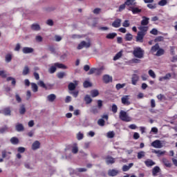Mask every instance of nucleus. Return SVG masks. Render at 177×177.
I'll list each match as a JSON object with an SVG mask.
<instances>
[{"label":"nucleus","instance_id":"ea45409f","mask_svg":"<svg viewBox=\"0 0 177 177\" xmlns=\"http://www.w3.org/2000/svg\"><path fill=\"white\" fill-rule=\"evenodd\" d=\"M122 57V51H120L119 53H118L115 57H113V60H118V59H120V57Z\"/></svg>","mask_w":177,"mask_h":177},{"label":"nucleus","instance_id":"7ed1b4c3","mask_svg":"<svg viewBox=\"0 0 177 177\" xmlns=\"http://www.w3.org/2000/svg\"><path fill=\"white\" fill-rule=\"evenodd\" d=\"M119 118L124 122H131V121H132V118L128 115L127 111L122 110L120 111L119 113Z\"/></svg>","mask_w":177,"mask_h":177},{"label":"nucleus","instance_id":"2eb2a0df","mask_svg":"<svg viewBox=\"0 0 177 177\" xmlns=\"http://www.w3.org/2000/svg\"><path fill=\"white\" fill-rule=\"evenodd\" d=\"M125 5L129 6V8H130V6H136V0H127L125 1Z\"/></svg>","mask_w":177,"mask_h":177},{"label":"nucleus","instance_id":"6ab92c4d","mask_svg":"<svg viewBox=\"0 0 177 177\" xmlns=\"http://www.w3.org/2000/svg\"><path fill=\"white\" fill-rule=\"evenodd\" d=\"M10 143H12V145H19V143H20V141L19 140V138H17V137H12L10 138Z\"/></svg>","mask_w":177,"mask_h":177},{"label":"nucleus","instance_id":"72a5a7b5","mask_svg":"<svg viewBox=\"0 0 177 177\" xmlns=\"http://www.w3.org/2000/svg\"><path fill=\"white\" fill-rule=\"evenodd\" d=\"M145 156H146V152L141 151L138 153L137 157H138V160H140V159L143 158V157H145Z\"/></svg>","mask_w":177,"mask_h":177},{"label":"nucleus","instance_id":"6e6552de","mask_svg":"<svg viewBox=\"0 0 177 177\" xmlns=\"http://www.w3.org/2000/svg\"><path fill=\"white\" fill-rule=\"evenodd\" d=\"M152 147H155V149H161L162 148V143L160 140H156L155 141L151 142Z\"/></svg>","mask_w":177,"mask_h":177},{"label":"nucleus","instance_id":"39448f33","mask_svg":"<svg viewBox=\"0 0 177 177\" xmlns=\"http://www.w3.org/2000/svg\"><path fill=\"white\" fill-rule=\"evenodd\" d=\"M104 66H102L100 68H91L89 71V74H96V75H99L100 74H102V71H103V70H104Z\"/></svg>","mask_w":177,"mask_h":177},{"label":"nucleus","instance_id":"a878e982","mask_svg":"<svg viewBox=\"0 0 177 177\" xmlns=\"http://www.w3.org/2000/svg\"><path fill=\"white\" fill-rule=\"evenodd\" d=\"M111 77L109 75H105L103 77V81L105 82V84H109V82H111Z\"/></svg>","mask_w":177,"mask_h":177},{"label":"nucleus","instance_id":"13d9d810","mask_svg":"<svg viewBox=\"0 0 177 177\" xmlns=\"http://www.w3.org/2000/svg\"><path fill=\"white\" fill-rule=\"evenodd\" d=\"M130 24H129V20H125L123 24H122V26L123 27H129Z\"/></svg>","mask_w":177,"mask_h":177},{"label":"nucleus","instance_id":"680f3d73","mask_svg":"<svg viewBox=\"0 0 177 177\" xmlns=\"http://www.w3.org/2000/svg\"><path fill=\"white\" fill-rule=\"evenodd\" d=\"M147 8L149 9H156V8H157V4H147Z\"/></svg>","mask_w":177,"mask_h":177},{"label":"nucleus","instance_id":"bf43d9fd","mask_svg":"<svg viewBox=\"0 0 177 177\" xmlns=\"http://www.w3.org/2000/svg\"><path fill=\"white\" fill-rule=\"evenodd\" d=\"M98 125H100V127H104V120L100 119L97 122Z\"/></svg>","mask_w":177,"mask_h":177},{"label":"nucleus","instance_id":"cd10ccee","mask_svg":"<svg viewBox=\"0 0 177 177\" xmlns=\"http://www.w3.org/2000/svg\"><path fill=\"white\" fill-rule=\"evenodd\" d=\"M115 37H117V33L113 32V33H109L106 36V38L107 39H114Z\"/></svg>","mask_w":177,"mask_h":177},{"label":"nucleus","instance_id":"2f4dec72","mask_svg":"<svg viewBox=\"0 0 177 177\" xmlns=\"http://www.w3.org/2000/svg\"><path fill=\"white\" fill-rule=\"evenodd\" d=\"M159 172H160L159 167L156 166L152 169V174H153V176H156V175H157Z\"/></svg>","mask_w":177,"mask_h":177},{"label":"nucleus","instance_id":"a18cd8bd","mask_svg":"<svg viewBox=\"0 0 177 177\" xmlns=\"http://www.w3.org/2000/svg\"><path fill=\"white\" fill-rule=\"evenodd\" d=\"M66 75V73L64 72H59L57 74V78H59L62 80V78H64V76Z\"/></svg>","mask_w":177,"mask_h":177},{"label":"nucleus","instance_id":"79ce46f5","mask_svg":"<svg viewBox=\"0 0 177 177\" xmlns=\"http://www.w3.org/2000/svg\"><path fill=\"white\" fill-rule=\"evenodd\" d=\"M167 3H168V0H160L158 3V5H159V6H165V5H167Z\"/></svg>","mask_w":177,"mask_h":177},{"label":"nucleus","instance_id":"a19ab883","mask_svg":"<svg viewBox=\"0 0 177 177\" xmlns=\"http://www.w3.org/2000/svg\"><path fill=\"white\" fill-rule=\"evenodd\" d=\"M133 36L131 34L127 33L125 35L124 39L125 41H131V39H133Z\"/></svg>","mask_w":177,"mask_h":177},{"label":"nucleus","instance_id":"ddd939ff","mask_svg":"<svg viewBox=\"0 0 177 177\" xmlns=\"http://www.w3.org/2000/svg\"><path fill=\"white\" fill-rule=\"evenodd\" d=\"M138 81H139V76L136 74H133L131 77V84L133 85H136V84H138Z\"/></svg>","mask_w":177,"mask_h":177},{"label":"nucleus","instance_id":"7c9ffc66","mask_svg":"<svg viewBox=\"0 0 177 177\" xmlns=\"http://www.w3.org/2000/svg\"><path fill=\"white\" fill-rule=\"evenodd\" d=\"M165 53V50L162 48H158V50L156 52V56H162Z\"/></svg>","mask_w":177,"mask_h":177},{"label":"nucleus","instance_id":"69168bd1","mask_svg":"<svg viewBox=\"0 0 177 177\" xmlns=\"http://www.w3.org/2000/svg\"><path fill=\"white\" fill-rule=\"evenodd\" d=\"M150 33L153 35H157V34H158V30H157L156 28H153L150 31Z\"/></svg>","mask_w":177,"mask_h":177},{"label":"nucleus","instance_id":"bb28decb","mask_svg":"<svg viewBox=\"0 0 177 177\" xmlns=\"http://www.w3.org/2000/svg\"><path fill=\"white\" fill-rule=\"evenodd\" d=\"M15 129L17 132H21L24 131V126H23L21 124H18L15 126Z\"/></svg>","mask_w":177,"mask_h":177},{"label":"nucleus","instance_id":"8fccbe9b","mask_svg":"<svg viewBox=\"0 0 177 177\" xmlns=\"http://www.w3.org/2000/svg\"><path fill=\"white\" fill-rule=\"evenodd\" d=\"M77 140H82V139H84V134L82 133L81 132H79L77 134Z\"/></svg>","mask_w":177,"mask_h":177},{"label":"nucleus","instance_id":"0e129e2a","mask_svg":"<svg viewBox=\"0 0 177 177\" xmlns=\"http://www.w3.org/2000/svg\"><path fill=\"white\" fill-rule=\"evenodd\" d=\"M15 99L17 103H21V97H20V95H19V94L15 95Z\"/></svg>","mask_w":177,"mask_h":177},{"label":"nucleus","instance_id":"4c0bfd02","mask_svg":"<svg viewBox=\"0 0 177 177\" xmlns=\"http://www.w3.org/2000/svg\"><path fill=\"white\" fill-rule=\"evenodd\" d=\"M7 154H12V152H10V151H6V150H3L2 151H1V157H2V158H6V157H7Z\"/></svg>","mask_w":177,"mask_h":177},{"label":"nucleus","instance_id":"338daca9","mask_svg":"<svg viewBox=\"0 0 177 177\" xmlns=\"http://www.w3.org/2000/svg\"><path fill=\"white\" fill-rule=\"evenodd\" d=\"M84 102H86V104H89V95L85 96Z\"/></svg>","mask_w":177,"mask_h":177},{"label":"nucleus","instance_id":"e2e57ef3","mask_svg":"<svg viewBox=\"0 0 177 177\" xmlns=\"http://www.w3.org/2000/svg\"><path fill=\"white\" fill-rule=\"evenodd\" d=\"M100 12H102V9H100V8H95L93 11L94 15H99V13H100Z\"/></svg>","mask_w":177,"mask_h":177},{"label":"nucleus","instance_id":"49530a36","mask_svg":"<svg viewBox=\"0 0 177 177\" xmlns=\"http://www.w3.org/2000/svg\"><path fill=\"white\" fill-rule=\"evenodd\" d=\"M111 111H113V113L114 114H115V113H117V111H118V107L117 106V105H115V104L112 105Z\"/></svg>","mask_w":177,"mask_h":177},{"label":"nucleus","instance_id":"a211bd4d","mask_svg":"<svg viewBox=\"0 0 177 177\" xmlns=\"http://www.w3.org/2000/svg\"><path fill=\"white\" fill-rule=\"evenodd\" d=\"M118 170L111 169L108 171L109 176H117L118 175Z\"/></svg>","mask_w":177,"mask_h":177},{"label":"nucleus","instance_id":"f3484780","mask_svg":"<svg viewBox=\"0 0 177 177\" xmlns=\"http://www.w3.org/2000/svg\"><path fill=\"white\" fill-rule=\"evenodd\" d=\"M74 82L75 84L73 82L69 83L68 88L70 91H74L77 88V85H78L77 82L75 81Z\"/></svg>","mask_w":177,"mask_h":177},{"label":"nucleus","instance_id":"c9c22d12","mask_svg":"<svg viewBox=\"0 0 177 177\" xmlns=\"http://www.w3.org/2000/svg\"><path fill=\"white\" fill-rule=\"evenodd\" d=\"M30 73V68L28 66H26L23 70L22 74L23 75H27Z\"/></svg>","mask_w":177,"mask_h":177},{"label":"nucleus","instance_id":"4468645a","mask_svg":"<svg viewBox=\"0 0 177 177\" xmlns=\"http://www.w3.org/2000/svg\"><path fill=\"white\" fill-rule=\"evenodd\" d=\"M22 52L26 55L28 53H32V52H34V48L30 47H24L22 49Z\"/></svg>","mask_w":177,"mask_h":177},{"label":"nucleus","instance_id":"c756f323","mask_svg":"<svg viewBox=\"0 0 177 177\" xmlns=\"http://www.w3.org/2000/svg\"><path fill=\"white\" fill-rule=\"evenodd\" d=\"M31 89L32 92H38V86L35 83H31Z\"/></svg>","mask_w":177,"mask_h":177},{"label":"nucleus","instance_id":"1a4fd4ad","mask_svg":"<svg viewBox=\"0 0 177 177\" xmlns=\"http://www.w3.org/2000/svg\"><path fill=\"white\" fill-rule=\"evenodd\" d=\"M129 95H124L122 98H121V102L122 103V104H124V106H129V104H131V102L129 101Z\"/></svg>","mask_w":177,"mask_h":177},{"label":"nucleus","instance_id":"37998d69","mask_svg":"<svg viewBox=\"0 0 177 177\" xmlns=\"http://www.w3.org/2000/svg\"><path fill=\"white\" fill-rule=\"evenodd\" d=\"M56 66L54 65L48 69V72L50 73V74H54V73H56Z\"/></svg>","mask_w":177,"mask_h":177},{"label":"nucleus","instance_id":"423d86ee","mask_svg":"<svg viewBox=\"0 0 177 177\" xmlns=\"http://www.w3.org/2000/svg\"><path fill=\"white\" fill-rule=\"evenodd\" d=\"M129 10H131L133 15H138V13H140V12H142V9H140L139 6H137L136 5L129 7Z\"/></svg>","mask_w":177,"mask_h":177},{"label":"nucleus","instance_id":"774afa93","mask_svg":"<svg viewBox=\"0 0 177 177\" xmlns=\"http://www.w3.org/2000/svg\"><path fill=\"white\" fill-rule=\"evenodd\" d=\"M46 24H48V26H53V20L52 19H48L46 21Z\"/></svg>","mask_w":177,"mask_h":177},{"label":"nucleus","instance_id":"0eeeda50","mask_svg":"<svg viewBox=\"0 0 177 177\" xmlns=\"http://www.w3.org/2000/svg\"><path fill=\"white\" fill-rule=\"evenodd\" d=\"M37 84L39 85L41 88H44V89H46V91L48 89H52V88H53V84H47L46 86V84H45V83L42 80L39 81Z\"/></svg>","mask_w":177,"mask_h":177},{"label":"nucleus","instance_id":"864d4df0","mask_svg":"<svg viewBox=\"0 0 177 177\" xmlns=\"http://www.w3.org/2000/svg\"><path fill=\"white\" fill-rule=\"evenodd\" d=\"M72 153H73V154H77V153H78V147H77V145L73 147Z\"/></svg>","mask_w":177,"mask_h":177},{"label":"nucleus","instance_id":"603ef678","mask_svg":"<svg viewBox=\"0 0 177 177\" xmlns=\"http://www.w3.org/2000/svg\"><path fill=\"white\" fill-rule=\"evenodd\" d=\"M0 77H2V78H6V77H8V74H6L5 71H0Z\"/></svg>","mask_w":177,"mask_h":177},{"label":"nucleus","instance_id":"f257e3e1","mask_svg":"<svg viewBox=\"0 0 177 177\" xmlns=\"http://www.w3.org/2000/svg\"><path fill=\"white\" fill-rule=\"evenodd\" d=\"M139 32L137 33V36L136 37V42H143V38H145V35L147 34V28L144 27H138Z\"/></svg>","mask_w":177,"mask_h":177},{"label":"nucleus","instance_id":"b1692460","mask_svg":"<svg viewBox=\"0 0 177 177\" xmlns=\"http://www.w3.org/2000/svg\"><path fill=\"white\" fill-rule=\"evenodd\" d=\"M39 146H41V143H39V141H35L32 145V150H37L39 149Z\"/></svg>","mask_w":177,"mask_h":177},{"label":"nucleus","instance_id":"09e8293b","mask_svg":"<svg viewBox=\"0 0 177 177\" xmlns=\"http://www.w3.org/2000/svg\"><path fill=\"white\" fill-rule=\"evenodd\" d=\"M148 74L149 75H150L151 77V78H156V73L153 72V70L150 69L149 71H148Z\"/></svg>","mask_w":177,"mask_h":177},{"label":"nucleus","instance_id":"de8ad7c7","mask_svg":"<svg viewBox=\"0 0 177 177\" xmlns=\"http://www.w3.org/2000/svg\"><path fill=\"white\" fill-rule=\"evenodd\" d=\"M155 42H162L164 41V37L158 36L155 39Z\"/></svg>","mask_w":177,"mask_h":177},{"label":"nucleus","instance_id":"9d476101","mask_svg":"<svg viewBox=\"0 0 177 177\" xmlns=\"http://www.w3.org/2000/svg\"><path fill=\"white\" fill-rule=\"evenodd\" d=\"M0 113L4 115H11L12 111L10 110V107L8 106L1 109Z\"/></svg>","mask_w":177,"mask_h":177},{"label":"nucleus","instance_id":"393cba45","mask_svg":"<svg viewBox=\"0 0 177 177\" xmlns=\"http://www.w3.org/2000/svg\"><path fill=\"white\" fill-rule=\"evenodd\" d=\"M54 66H55L57 68H62V70H66L67 68L66 65L60 64L59 62L54 64Z\"/></svg>","mask_w":177,"mask_h":177},{"label":"nucleus","instance_id":"4d7b16f0","mask_svg":"<svg viewBox=\"0 0 177 177\" xmlns=\"http://www.w3.org/2000/svg\"><path fill=\"white\" fill-rule=\"evenodd\" d=\"M127 4L125 3L124 4H122L119 6L118 12H122L124 9H125Z\"/></svg>","mask_w":177,"mask_h":177},{"label":"nucleus","instance_id":"5fc2aeb1","mask_svg":"<svg viewBox=\"0 0 177 177\" xmlns=\"http://www.w3.org/2000/svg\"><path fill=\"white\" fill-rule=\"evenodd\" d=\"M114 131H109L107 133V137L109 138L110 139L113 138L115 136Z\"/></svg>","mask_w":177,"mask_h":177},{"label":"nucleus","instance_id":"e433bc0d","mask_svg":"<svg viewBox=\"0 0 177 177\" xmlns=\"http://www.w3.org/2000/svg\"><path fill=\"white\" fill-rule=\"evenodd\" d=\"M91 95L92 97H96V96H99V91L92 90L91 91Z\"/></svg>","mask_w":177,"mask_h":177},{"label":"nucleus","instance_id":"473e14b6","mask_svg":"<svg viewBox=\"0 0 177 177\" xmlns=\"http://www.w3.org/2000/svg\"><path fill=\"white\" fill-rule=\"evenodd\" d=\"M162 162L165 167H167V168H171V162L167 158L162 159Z\"/></svg>","mask_w":177,"mask_h":177},{"label":"nucleus","instance_id":"6e6d98bb","mask_svg":"<svg viewBox=\"0 0 177 177\" xmlns=\"http://www.w3.org/2000/svg\"><path fill=\"white\" fill-rule=\"evenodd\" d=\"M17 151L18 153H24V151H26V148L24 147H19L17 148Z\"/></svg>","mask_w":177,"mask_h":177},{"label":"nucleus","instance_id":"f704fd0d","mask_svg":"<svg viewBox=\"0 0 177 177\" xmlns=\"http://www.w3.org/2000/svg\"><path fill=\"white\" fill-rule=\"evenodd\" d=\"M160 46L158 45V44H156L155 46L151 47V51L152 52V53H154V52H157Z\"/></svg>","mask_w":177,"mask_h":177},{"label":"nucleus","instance_id":"052dcab7","mask_svg":"<svg viewBox=\"0 0 177 177\" xmlns=\"http://www.w3.org/2000/svg\"><path fill=\"white\" fill-rule=\"evenodd\" d=\"M97 107L98 109H102V106H103V101L99 100L97 101Z\"/></svg>","mask_w":177,"mask_h":177},{"label":"nucleus","instance_id":"aec40b11","mask_svg":"<svg viewBox=\"0 0 177 177\" xmlns=\"http://www.w3.org/2000/svg\"><path fill=\"white\" fill-rule=\"evenodd\" d=\"M145 164L147 167H153V165H156V162H154L151 159H147L145 161Z\"/></svg>","mask_w":177,"mask_h":177},{"label":"nucleus","instance_id":"58836bf2","mask_svg":"<svg viewBox=\"0 0 177 177\" xmlns=\"http://www.w3.org/2000/svg\"><path fill=\"white\" fill-rule=\"evenodd\" d=\"M19 113L21 115L26 113V106H24V104L21 105L19 109Z\"/></svg>","mask_w":177,"mask_h":177},{"label":"nucleus","instance_id":"412c9836","mask_svg":"<svg viewBox=\"0 0 177 177\" xmlns=\"http://www.w3.org/2000/svg\"><path fill=\"white\" fill-rule=\"evenodd\" d=\"M132 167H133V163H129V165H124L122 167L123 172H127V171H129V169H131Z\"/></svg>","mask_w":177,"mask_h":177},{"label":"nucleus","instance_id":"3c124183","mask_svg":"<svg viewBox=\"0 0 177 177\" xmlns=\"http://www.w3.org/2000/svg\"><path fill=\"white\" fill-rule=\"evenodd\" d=\"M124 86H125V84H118L115 86V88L117 89V91H120V89H122V88H124Z\"/></svg>","mask_w":177,"mask_h":177},{"label":"nucleus","instance_id":"dca6fc26","mask_svg":"<svg viewBox=\"0 0 177 177\" xmlns=\"http://www.w3.org/2000/svg\"><path fill=\"white\" fill-rule=\"evenodd\" d=\"M152 153H154L155 154H157L158 157H161V156H164L167 151H161V150H156L152 149Z\"/></svg>","mask_w":177,"mask_h":177},{"label":"nucleus","instance_id":"c85d7f7f","mask_svg":"<svg viewBox=\"0 0 177 177\" xmlns=\"http://www.w3.org/2000/svg\"><path fill=\"white\" fill-rule=\"evenodd\" d=\"M47 99L48 102H55V100H56V95L50 94L48 95Z\"/></svg>","mask_w":177,"mask_h":177},{"label":"nucleus","instance_id":"9b49d317","mask_svg":"<svg viewBox=\"0 0 177 177\" xmlns=\"http://www.w3.org/2000/svg\"><path fill=\"white\" fill-rule=\"evenodd\" d=\"M84 48H89V43H86V41H82L77 46V49L79 50L84 49Z\"/></svg>","mask_w":177,"mask_h":177},{"label":"nucleus","instance_id":"f03ea898","mask_svg":"<svg viewBox=\"0 0 177 177\" xmlns=\"http://www.w3.org/2000/svg\"><path fill=\"white\" fill-rule=\"evenodd\" d=\"M133 55L138 59H143L145 57V50L140 47H136L133 51Z\"/></svg>","mask_w":177,"mask_h":177},{"label":"nucleus","instance_id":"4be33fe9","mask_svg":"<svg viewBox=\"0 0 177 177\" xmlns=\"http://www.w3.org/2000/svg\"><path fill=\"white\" fill-rule=\"evenodd\" d=\"M106 164H114V162H115V159L111 156H108L106 158Z\"/></svg>","mask_w":177,"mask_h":177},{"label":"nucleus","instance_id":"20e7f679","mask_svg":"<svg viewBox=\"0 0 177 177\" xmlns=\"http://www.w3.org/2000/svg\"><path fill=\"white\" fill-rule=\"evenodd\" d=\"M142 19L140 22L141 25L139 27H144L147 28V31H149V26H149V23H150V18L143 16Z\"/></svg>","mask_w":177,"mask_h":177},{"label":"nucleus","instance_id":"5701e85b","mask_svg":"<svg viewBox=\"0 0 177 177\" xmlns=\"http://www.w3.org/2000/svg\"><path fill=\"white\" fill-rule=\"evenodd\" d=\"M31 30H33V31H39L41 30V26H39L37 24H33L31 25Z\"/></svg>","mask_w":177,"mask_h":177},{"label":"nucleus","instance_id":"f8f14e48","mask_svg":"<svg viewBox=\"0 0 177 177\" xmlns=\"http://www.w3.org/2000/svg\"><path fill=\"white\" fill-rule=\"evenodd\" d=\"M121 21H122L120 19H116L111 24L112 27L115 28H118L121 27Z\"/></svg>","mask_w":177,"mask_h":177},{"label":"nucleus","instance_id":"c03bdc74","mask_svg":"<svg viewBox=\"0 0 177 177\" xmlns=\"http://www.w3.org/2000/svg\"><path fill=\"white\" fill-rule=\"evenodd\" d=\"M6 63H10V62H12V55L11 54H7L6 55Z\"/></svg>","mask_w":177,"mask_h":177}]
</instances>
